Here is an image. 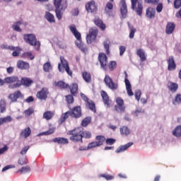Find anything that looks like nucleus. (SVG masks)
Masks as SVG:
<instances>
[{"mask_svg": "<svg viewBox=\"0 0 181 181\" xmlns=\"http://www.w3.org/2000/svg\"><path fill=\"white\" fill-rule=\"evenodd\" d=\"M54 5L56 8V16L58 21H62V18H63V12H62V11H66L67 8V2L63 1V0H54Z\"/></svg>", "mask_w": 181, "mask_h": 181, "instance_id": "2", "label": "nucleus"}, {"mask_svg": "<svg viewBox=\"0 0 181 181\" xmlns=\"http://www.w3.org/2000/svg\"><path fill=\"white\" fill-rule=\"evenodd\" d=\"M21 97H22V93L18 90L13 93H11L8 95V100H11V103H16L18 98H21Z\"/></svg>", "mask_w": 181, "mask_h": 181, "instance_id": "16", "label": "nucleus"}, {"mask_svg": "<svg viewBox=\"0 0 181 181\" xmlns=\"http://www.w3.org/2000/svg\"><path fill=\"white\" fill-rule=\"evenodd\" d=\"M52 64H50V62H46L45 64H44L43 65V70L44 71H45V73H49V71H50V70H52Z\"/></svg>", "mask_w": 181, "mask_h": 181, "instance_id": "39", "label": "nucleus"}, {"mask_svg": "<svg viewBox=\"0 0 181 181\" xmlns=\"http://www.w3.org/2000/svg\"><path fill=\"white\" fill-rule=\"evenodd\" d=\"M115 110L119 112H125V106L124 105H116Z\"/></svg>", "mask_w": 181, "mask_h": 181, "instance_id": "51", "label": "nucleus"}, {"mask_svg": "<svg viewBox=\"0 0 181 181\" xmlns=\"http://www.w3.org/2000/svg\"><path fill=\"white\" fill-rule=\"evenodd\" d=\"M98 60L100 64V67L104 70V71H107L108 66H107L108 63V57L104 53H100L98 55Z\"/></svg>", "mask_w": 181, "mask_h": 181, "instance_id": "7", "label": "nucleus"}, {"mask_svg": "<svg viewBox=\"0 0 181 181\" xmlns=\"http://www.w3.org/2000/svg\"><path fill=\"white\" fill-rule=\"evenodd\" d=\"M67 135H71L70 140L73 142H83V138L86 139H90L91 138V132H83V127H78L73 130L69 131Z\"/></svg>", "mask_w": 181, "mask_h": 181, "instance_id": "1", "label": "nucleus"}, {"mask_svg": "<svg viewBox=\"0 0 181 181\" xmlns=\"http://www.w3.org/2000/svg\"><path fill=\"white\" fill-rule=\"evenodd\" d=\"M175 23H168L165 28V33L167 35H172L175 30Z\"/></svg>", "mask_w": 181, "mask_h": 181, "instance_id": "21", "label": "nucleus"}, {"mask_svg": "<svg viewBox=\"0 0 181 181\" xmlns=\"http://www.w3.org/2000/svg\"><path fill=\"white\" fill-rule=\"evenodd\" d=\"M90 122H91V117H88L84 118L82 120L81 125H82V127H87V125H88V124H90Z\"/></svg>", "mask_w": 181, "mask_h": 181, "instance_id": "45", "label": "nucleus"}, {"mask_svg": "<svg viewBox=\"0 0 181 181\" xmlns=\"http://www.w3.org/2000/svg\"><path fill=\"white\" fill-rule=\"evenodd\" d=\"M22 57H24L25 59H30V60H33V59H35V56L32 54V52H24L22 54Z\"/></svg>", "mask_w": 181, "mask_h": 181, "instance_id": "40", "label": "nucleus"}, {"mask_svg": "<svg viewBox=\"0 0 181 181\" xmlns=\"http://www.w3.org/2000/svg\"><path fill=\"white\" fill-rule=\"evenodd\" d=\"M163 4H162V3L158 4L156 7V11L158 13H160V12L163 11Z\"/></svg>", "mask_w": 181, "mask_h": 181, "instance_id": "63", "label": "nucleus"}, {"mask_svg": "<svg viewBox=\"0 0 181 181\" xmlns=\"http://www.w3.org/2000/svg\"><path fill=\"white\" fill-rule=\"evenodd\" d=\"M61 64H58V70L60 73H67L69 76H73V72L70 70V66H69V62L67 60L64 59V57H60Z\"/></svg>", "mask_w": 181, "mask_h": 181, "instance_id": "3", "label": "nucleus"}, {"mask_svg": "<svg viewBox=\"0 0 181 181\" xmlns=\"http://www.w3.org/2000/svg\"><path fill=\"white\" fill-rule=\"evenodd\" d=\"M4 83L11 84V83H16L12 86H9V88H19L21 87V81L18 76H9L4 79Z\"/></svg>", "mask_w": 181, "mask_h": 181, "instance_id": "6", "label": "nucleus"}, {"mask_svg": "<svg viewBox=\"0 0 181 181\" xmlns=\"http://www.w3.org/2000/svg\"><path fill=\"white\" fill-rule=\"evenodd\" d=\"M33 112H35V110L33 109V107H29L28 110H25L24 111L25 117H30V115H32Z\"/></svg>", "mask_w": 181, "mask_h": 181, "instance_id": "48", "label": "nucleus"}, {"mask_svg": "<svg viewBox=\"0 0 181 181\" xmlns=\"http://www.w3.org/2000/svg\"><path fill=\"white\" fill-rule=\"evenodd\" d=\"M168 88L171 91V93H176V91H177V88H179V85L176 83L170 81L168 83Z\"/></svg>", "mask_w": 181, "mask_h": 181, "instance_id": "25", "label": "nucleus"}, {"mask_svg": "<svg viewBox=\"0 0 181 181\" xmlns=\"http://www.w3.org/2000/svg\"><path fill=\"white\" fill-rule=\"evenodd\" d=\"M173 105H179L181 104V94L178 93L175 95V98L173 100Z\"/></svg>", "mask_w": 181, "mask_h": 181, "instance_id": "36", "label": "nucleus"}, {"mask_svg": "<svg viewBox=\"0 0 181 181\" xmlns=\"http://www.w3.org/2000/svg\"><path fill=\"white\" fill-rule=\"evenodd\" d=\"M96 26H98L102 30H105V24L103 23V21L98 18H95L93 21Z\"/></svg>", "mask_w": 181, "mask_h": 181, "instance_id": "32", "label": "nucleus"}, {"mask_svg": "<svg viewBox=\"0 0 181 181\" xmlns=\"http://www.w3.org/2000/svg\"><path fill=\"white\" fill-rule=\"evenodd\" d=\"M121 5L122 6L120 7V12L122 14V18H127V13H128V9L127 8V2L125 0H122L121 1Z\"/></svg>", "mask_w": 181, "mask_h": 181, "instance_id": "17", "label": "nucleus"}, {"mask_svg": "<svg viewBox=\"0 0 181 181\" xmlns=\"http://www.w3.org/2000/svg\"><path fill=\"white\" fill-rule=\"evenodd\" d=\"M136 54L140 57L141 62H145V60H146V55H145V51H144V49H137Z\"/></svg>", "mask_w": 181, "mask_h": 181, "instance_id": "33", "label": "nucleus"}, {"mask_svg": "<svg viewBox=\"0 0 181 181\" xmlns=\"http://www.w3.org/2000/svg\"><path fill=\"white\" fill-rule=\"evenodd\" d=\"M132 2V9L135 11L139 15V16H142V11L144 9V6L142 5V0H131Z\"/></svg>", "mask_w": 181, "mask_h": 181, "instance_id": "5", "label": "nucleus"}, {"mask_svg": "<svg viewBox=\"0 0 181 181\" xmlns=\"http://www.w3.org/2000/svg\"><path fill=\"white\" fill-rule=\"evenodd\" d=\"M45 18L49 23H54L56 22L54 16L49 11L45 12Z\"/></svg>", "mask_w": 181, "mask_h": 181, "instance_id": "27", "label": "nucleus"}, {"mask_svg": "<svg viewBox=\"0 0 181 181\" xmlns=\"http://www.w3.org/2000/svg\"><path fill=\"white\" fill-rule=\"evenodd\" d=\"M96 140H98V144H99L100 146L104 144L105 141V136H97L95 138Z\"/></svg>", "mask_w": 181, "mask_h": 181, "instance_id": "42", "label": "nucleus"}, {"mask_svg": "<svg viewBox=\"0 0 181 181\" xmlns=\"http://www.w3.org/2000/svg\"><path fill=\"white\" fill-rule=\"evenodd\" d=\"M97 33H98V30H97V28H90L89 34L86 36L87 43L90 44L92 42H94L97 38Z\"/></svg>", "mask_w": 181, "mask_h": 181, "instance_id": "8", "label": "nucleus"}, {"mask_svg": "<svg viewBox=\"0 0 181 181\" xmlns=\"http://www.w3.org/2000/svg\"><path fill=\"white\" fill-rule=\"evenodd\" d=\"M173 136L181 138V125L177 126L172 132Z\"/></svg>", "mask_w": 181, "mask_h": 181, "instance_id": "31", "label": "nucleus"}, {"mask_svg": "<svg viewBox=\"0 0 181 181\" xmlns=\"http://www.w3.org/2000/svg\"><path fill=\"white\" fill-rule=\"evenodd\" d=\"M127 50V47L125 46H120L119 47V56H122L125 51Z\"/></svg>", "mask_w": 181, "mask_h": 181, "instance_id": "64", "label": "nucleus"}, {"mask_svg": "<svg viewBox=\"0 0 181 181\" xmlns=\"http://www.w3.org/2000/svg\"><path fill=\"white\" fill-rule=\"evenodd\" d=\"M142 95V92H141V90H137L135 91L134 95H135V99L137 101H139L141 100V95Z\"/></svg>", "mask_w": 181, "mask_h": 181, "instance_id": "56", "label": "nucleus"}, {"mask_svg": "<svg viewBox=\"0 0 181 181\" xmlns=\"http://www.w3.org/2000/svg\"><path fill=\"white\" fill-rule=\"evenodd\" d=\"M49 95V90L47 88H42L40 91L37 93V98L38 100H46Z\"/></svg>", "mask_w": 181, "mask_h": 181, "instance_id": "14", "label": "nucleus"}, {"mask_svg": "<svg viewBox=\"0 0 181 181\" xmlns=\"http://www.w3.org/2000/svg\"><path fill=\"white\" fill-rule=\"evenodd\" d=\"M83 78L86 83H91V74L87 71H84L82 74Z\"/></svg>", "mask_w": 181, "mask_h": 181, "instance_id": "34", "label": "nucleus"}, {"mask_svg": "<svg viewBox=\"0 0 181 181\" xmlns=\"http://www.w3.org/2000/svg\"><path fill=\"white\" fill-rule=\"evenodd\" d=\"M156 13V10L153 8L149 7L146 10V17L148 18V19H153L155 18V14Z\"/></svg>", "mask_w": 181, "mask_h": 181, "instance_id": "24", "label": "nucleus"}, {"mask_svg": "<svg viewBox=\"0 0 181 181\" xmlns=\"http://www.w3.org/2000/svg\"><path fill=\"white\" fill-rule=\"evenodd\" d=\"M134 145V142H129L127 144L119 146L116 150V153H122V152H125V151H128L131 146Z\"/></svg>", "mask_w": 181, "mask_h": 181, "instance_id": "12", "label": "nucleus"}, {"mask_svg": "<svg viewBox=\"0 0 181 181\" xmlns=\"http://www.w3.org/2000/svg\"><path fill=\"white\" fill-rule=\"evenodd\" d=\"M57 46L59 47V49H62L63 50L67 49V44L64 41H58Z\"/></svg>", "mask_w": 181, "mask_h": 181, "instance_id": "46", "label": "nucleus"}, {"mask_svg": "<svg viewBox=\"0 0 181 181\" xmlns=\"http://www.w3.org/2000/svg\"><path fill=\"white\" fill-rule=\"evenodd\" d=\"M18 172H21V173H28V172H30V167L29 165H26L25 167L21 168V169L18 170Z\"/></svg>", "mask_w": 181, "mask_h": 181, "instance_id": "50", "label": "nucleus"}, {"mask_svg": "<svg viewBox=\"0 0 181 181\" xmlns=\"http://www.w3.org/2000/svg\"><path fill=\"white\" fill-rule=\"evenodd\" d=\"M23 39L28 45L37 46V49L40 47V42L36 40V36L34 34H25Z\"/></svg>", "mask_w": 181, "mask_h": 181, "instance_id": "4", "label": "nucleus"}, {"mask_svg": "<svg viewBox=\"0 0 181 181\" xmlns=\"http://www.w3.org/2000/svg\"><path fill=\"white\" fill-rule=\"evenodd\" d=\"M21 25H23V21H16L12 25L11 28L13 30H15L16 32H22Z\"/></svg>", "mask_w": 181, "mask_h": 181, "instance_id": "30", "label": "nucleus"}, {"mask_svg": "<svg viewBox=\"0 0 181 181\" xmlns=\"http://www.w3.org/2000/svg\"><path fill=\"white\" fill-rule=\"evenodd\" d=\"M70 112L71 117L73 118H80L81 117V107L76 106Z\"/></svg>", "mask_w": 181, "mask_h": 181, "instance_id": "15", "label": "nucleus"}, {"mask_svg": "<svg viewBox=\"0 0 181 181\" xmlns=\"http://www.w3.org/2000/svg\"><path fill=\"white\" fill-rule=\"evenodd\" d=\"M17 67L21 70H28V69H29V63L23 61H18L17 62Z\"/></svg>", "mask_w": 181, "mask_h": 181, "instance_id": "28", "label": "nucleus"}, {"mask_svg": "<svg viewBox=\"0 0 181 181\" xmlns=\"http://www.w3.org/2000/svg\"><path fill=\"white\" fill-rule=\"evenodd\" d=\"M69 115H71V112H66L64 114H62L61 118H60V122L61 124H63V122H64V121L66 120L67 118H69Z\"/></svg>", "mask_w": 181, "mask_h": 181, "instance_id": "43", "label": "nucleus"}, {"mask_svg": "<svg viewBox=\"0 0 181 181\" xmlns=\"http://www.w3.org/2000/svg\"><path fill=\"white\" fill-rule=\"evenodd\" d=\"M81 97L83 100V101L86 102V107L90 108V110L93 111V112H95V104H94L93 101L89 100L88 98H87V96H86V95H84L83 93H81Z\"/></svg>", "mask_w": 181, "mask_h": 181, "instance_id": "9", "label": "nucleus"}, {"mask_svg": "<svg viewBox=\"0 0 181 181\" xmlns=\"http://www.w3.org/2000/svg\"><path fill=\"white\" fill-rule=\"evenodd\" d=\"M30 134H32V130L30 129V127H27L21 131L20 136L21 138H29L30 136Z\"/></svg>", "mask_w": 181, "mask_h": 181, "instance_id": "22", "label": "nucleus"}, {"mask_svg": "<svg viewBox=\"0 0 181 181\" xmlns=\"http://www.w3.org/2000/svg\"><path fill=\"white\" fill-rule=\"evenodd\" d=\"M55 86H57V87H59V88H69V84L64 83L63 81L55 82Z\"/></svg>", "mask_w": 181, "mask_h": 181, "instance_id": "37", "label": "nucleus"}, {"mask_svg": "<svg viewBox=\"0 0 181 181\" xmlns=\"http://www.w3.org/2000/svg\"><path fill=\"white\" fill-rule=\"evenodd\" d=\"M112 8H114L111 2H107L106 4V7L105 8V13H108L107 9H109V11H111Z\"/></svg>", "mask_w": 181, "mask_h": 181, "instance_id": "53", "label": "nucleus"}, {"mask_svg": "<svg viewBox=\"0 0 181 181\" xmlns=\"http://www.w3.org/2000/svg\"><path fill=\"white\" fill-rule=\"evenodd\" d=\"M104 81L106 86H107L110 90H117V88H118V84L113 83L112 79L107 75L104 78Z\"/></svg>", "mask_w": 181, "mask_h": 181, "instance_id": "10", "label": "nucleus"}, {"mask_svg": "<svg viewBox=\"0 0 181 181\" xmlns=\"http://www.w3.org/2000/svg\"><path fill=\"white\" fill-rule=\"evenodd\" d=\"M53 142L59 144L61 145H66V144H69V139H67L64 137H57L53 139Z\"/></svg>", "mask_w": 181, "mask_h": 181, "instance_id": "26", "label": "nucleus"}, {"mask_svg": "<svg viewBox=\"0 0 181 181\" xmlns=\"http://www.w3.org/2000/svg\"><path fill=\"white\" fill-rule=\"evenodd\" d=\"M15 165H8L5 166L3 169H2V172H6V170H9V169H15Z\"/></svg>", "mask_w": 181, "mask_h": 181, "instance_id": "61", "label": "nucleus"}, {"mask_svg": "<svg viewBox=\"0 0 181 181\" xmlns=\"http://www.w3.org/2000/svg\"><path fill=\"white\" fill-rule=\"evenodd\" d=\"M97 146H100V144H98V141H93L88 145V149H91L93 148H97Z\"/></svg>", "mask_w": 181, "mask_h": 181, "instance_id": "52", "label": "nucleus"}, {"mask_svg": "<svg viewBox=\"0 0 181 181\" xmlns=\"http://www.w3.org/2000/svg\"><path fill=\"white\" fill-rule=\"evenodd\" d=\"M115 67H117V62L115 61H111L109 64V69L110 71H112Z\"/></svg>", "mask_w": 181, "mask_h": 181, "instance_id": "55", "label": "nucleus"}, {"mask_svg": "<svg viewBox=\"0 0 181 181\" xmlns=\"http://www.w3.org/2000/svg\"><path fill=\"white\" fill-rule=\"evenodd\" d=\"M70 30L71 33H73V35L77 39V40H81V34L78 33V31L77 30V28H76V25H71Z\"/></svg>", "mask_w": 181, "mask_h": 181, "instance_id": "20", "label": "nucleus"}, {"mask_svg": "<svg viewBox=\"0 0 181 181\" xmlns=\"http://www.w3.org/2000/svg\"><path fill=\"white\" fill-rule=\"evenodd\" d=\"M86 9L87 12L90 13H95L97 12V6L95 5V1H91L86 4Z\"/></svg>", "mask_w": 181, "mask_h": 181, "instance_id": "11", "label": "nucleus"}, {"mask_svg": "<svg viewBox=\"0 0 181 181\" xmlns=\"http://www.w3.org/2000/svg\"><path fill=\"white\" fill-rule=\"evenodd\" d=\"M54 115L52 113V112L47 111L43 114V118H45V119H47V121H49V119H52V118H53Z\"/></svg>", "mask_w": 181, "mask_h": 181, "instance_id": "38", "label": "nucleus"}, {"mask_svg": "<svg viewBox=\"0 0 181 181\" xmlns=\"http://www.w3.org/2000/svg\"><path fill=\"white\" fill-rule=\"evenodd\" d=\"M167 63L168 64V69L170 71H172V70H175V69H176V64L175 63L173 57H169L168 59L167 60Z\"/></svg>", "mask_w": 181, "mask_h": 181, "instance_id": "18", "label": "nucleus"}, {"mask_svg": "<svg viewBox=\"0 0 181 181\" xmlns=\"http://www.w3.org/2000/svg\"><path fill=\"white\" fill-rule=\"evenodd\" d=\"M54 131H56V128L52 127L46 132H43L38 134L37 136H42L43 135H52V134H53L54 132Z\"/></svg>", "mask_w": 181, "mask_h": 181, "instance_id": "35", "label": "nucleus"}, {"mask_svg": "<svg viewBox=\"0 0 181 181\" xmlns=\"http://www.w3.org/2000/svg\"><path fill=\"white\" fill-rule=\"evenodd\" d=\"M181 7V0H175L174 1V8L175 9H179Z\"/></svg>", "mask_w": 181, "mask_h": 181, "instance_id": "59", "label": "nucleus"}, {"mask_svg": "<svg viewBox=\"0 0 181 181\" xmlns=\"http://www.w3.org/2000/svg\"><path fill=\"white\" fill-rule=\"evenodd\" d=\"M110 42L109 40H106L103 42V45H104L105 49L106 50L107 54L110 53Z\"/></svg>", "mask_w": 181, "mask_h": 181, "instance_id": "47", "label": "nucleus"}, {"mask_svg": "<svg viewBox=\"0 0 181 181\" xmlns=\"http://www.w3.org/2000/svg\"><path fill=\"white\" fill-rule=\"evenodd\" d=\"M6 110V103L5 100H0V112H5Z\"/></svg>", "mask_w": 181, "mask_h": 181, "instance_id": "44", "label": "nucleus"}, {"mask_svg": "<svg viewBox=\"0 0 181 181\" xmlns=\"http://www.w3.org/2000/svg\"><path fill=\"white\" fill-rule=\"evenodd\" d=\"M71 93L74 95L77 91H78V86L77 83H73L72 86L70 87Z\"/></svg>", "mask_w": 181, "mask_h": 181, "instance_id": "41", "label": "nucleus"}, {"mask_svg": "<svg viewBox=\"0 0 181 181\" xmlns=\"http://www.w3.org/2000/svg\"><path fill=\"white\" fill-rule=\"evenodd\" d=\"M20 83L21 86L23 85L25 87H30L33 83V81L29 78L24 77L21 78V81H20Z\"/></svg>", "mask_w": 181, "mask_h": 181, "instance_id": "23", "label": "nucleus"}, {"mask_svg": "<svg viewBox=\"0 0 181 181\" xmlns=\"http://www.w3.org/2000/svg\"><path fill=\"white\" fill-rule=\"evenodd\" d=\"M30 146H25L24 148H22L21 151V155H26V153L28 152V151H29Z\"/></svg>", "mask_w": 181, "mask_h": 181, "instance_id": "62", "label": "nucleus"}, {"mask_svg": "<svg viewBox=\"0 0 181 181\" xmlns=\"http://www.w3.org/2000/svg\"><path fill=\"white\" fill-rule=\"evenodd\" d=\"M66 100L68 104H72V103L74 101V98H73V95H68L66 96Z\"/></svg>", "mask_w": 181, "mask_h": 181, "instance_id": "58", "label": "nucleus"}, {"mask_svg": "<svg viewBox=\"0 0 181 181\" xmlns=\"http://www.w3.org/2000/svg\"><path fill=\"white\" fill-rule=\"evenodd\" d=\"M126 76L124 79L126 90L127 91V94L129 97H132L134 95V93L132 92V86L131 85V82H129V80L127 79V74L125 73Z\"/></svg>", "mask_w": 181, "mask_h": 181, "instance_id": "13", "label": "nucleus"}, {"mask_svg": "<svg viewBox=\"0 0 181 181\" xmlns=\"http://www.w3.org/2000/svg\"><path fill=\"white\" fill-rule=\"evenodd\" d=\"M1 119L3 121V124H6V122H12V117L8 115L5 117H1Z\"/></svg>", "mask_w": 181, "mask_h": 181, "instance_id": "54", "label": "nucleus"}, {"mask_svg": "<svg viewBox=\"0 0 181 181\" xmlns=\"http://www.w3.org/2000/svg\"><path fill=\"white\" fill-rule=\"evenodd\" d=\"M101 97L103 100V103L105 105L110 107V104L111 103V100H110V97H108V94L104 90L101 92Z\"/></svg>", "mask_w": 181, "mask_h": 181, "instance_id": "19", "label": "nucleus"}, {"mask_svg": "<svg viewBox=\"0 0 181 181\" xmlns=\"http://www.w3.org/2000/svg\"><path fill=\"white\" fill-rule=\"evenodd\" d=\"M116 141H117V140H115V139L110 138V139H106L107 145H114Z\"/></svg>", "mask_w": 181, "mask_h": 181, "instance_id": "60", "label": "nucleus"}, {"mask_svg": "<svg viewBox=\"0 0 181 181\" xmlns=\"http://www.w3.org/2000/svg\"><path fill=\"white\" fill-rule=\"evenodd\" d=\"M28 158H19L18 159V165H26V163H28Z\"/></svg>", "mask_w": 181, "mask_h": 181, "instance_id": "57", "label": "nucleus"}, {"mask_svg": "<svg viewBox=\"0 0 181 181\" xmlns=\"http://www.w3.org/2000/svg\"><path fill=\"white\" fill-rule=\"evenodd\" d=\"M131 134V130L127 126H123L120 127V134L122 136H128Z\"/></svg>", "mask_w": 181, "mask_h": 181, "instance_id": "29", "label": "nucleus"}, {"mask_svg": "<svg viewBox=\"0 0 181 181\" xmlns=\"http://www.w3.org/2000/svg\"><path fill=\"white\" fill-rule=\"evenodd\" d=\"M130 33L129 37V39H134V36H135V33H136V29L134 27H129Z\"/></svg>", "mask_w": 181, "mask_h": 181, "instance_id": "49", "label": "nucleus"}]
</instances>
